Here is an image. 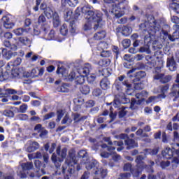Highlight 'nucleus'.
<instances>
[{
    "label": "nucleus",
    "instance_id": "f257e3e1",
    "mask_svg": "<svg viewBox=\"0 0 179 179\" xmlns=\"http://www.w3.org/2000/svg\"><path fill=\"white\" fill-rule=\"evenodd\" d=\"M93 7L92 6H84L81 8L78 7L73 13L72 10H69L66 11L64 13V19L66 22L69 23L70 26V33H75L76 30L75 29V23L76 20L79 19V16H80V10L83 15L85 16V19L88 20L87 23L85 24L84 28L85 30H90L92 27V24L90 23H97V27H101L100 25L103 22V13L100 10H93Z\"/></svg>",
    "mask_w": 179,
    "mask_h": 179
},
{
    "label": "nucleus",
    "instance_id": "f03ea898",
    "mask_svg": "<svg viewBox=\"0 0 179 179\" xmlns=\"http://www.w3.org/2000/svg\"><path fill=\"white\" fill-rule=\"evenodd\" d=\"M78 157L75 154L70 153L65 160L66 165L62 166V173L64 174V179H69L75 173V165L78 164Z\"/></svg>",
    "mask_w": 179,
    "mask_h": 179
},
{
    "label": "nucleus",
    "instance_id": "7ed1b4c3",
    "mask_svg": "<svg viewBox=\"0 0 179 179\" xmlns=\"http://www.w3.org/2000/svg\"><path fill=\"white\" fill-rule=\"evenodd\" d=\"M124 9H126L125 3L124 1H120L117 0V3L113 5L112 13H114L115 17L117 19H120V17H122L124 15Z\"/></svg>",
    "mask_w": 179,
    "mask_h": 179
},
{
    "label": "nucleus",
    "instance_id": "20e7f679",
    "mask_svg": "<svg viewBox=\"0 0 179 179\" xmlns=\"http://www.w3.org/2000/svg\"><path fill=\"white\" fill-rule=\"evenodd\" d=\"M148 22L149 24L150 33H152V36H155L157 31L160 30V24L157 22V20L155 19L153 15H150L148 17Z\"/></svg>",
    "mask_w": 179,
    "mask_h": 179
},
{
    "label": "nucleus",
    "instance_id": "39448f33",
    "mask_svg": "<svg viewBox=\"0 0 179 179\" xmlns=\"http://www.w3.org/2000/svg\"><path fill=\"white\" fill-rule=\"evenodd\" d=\"M21 167L22 170L18 169L17 174L20 178H27V174H26V171H29V170L33 169V162L22 163Z\"/></svg>",
    "mask_w": 179,
    "mask_h": 179
},
{
    "label": "nucleus",
    "instance_id": "423d86ee",
    "mask_svg": "<svg viewBox=\"0 0 179 179\" xmlns=\"http://www.w3.org/2000/svg\"><path fill=\"white\" fill-rule=\"evenodd\" d=\"M154 80H159L162 85H166L173 80V76L157 73L153 76Z\"/></svg>",
    "mask_w": 179,
    "mask_h": 179
},
{
    "label": "nucleus",
    "instance_id": "0eeeda50",
    "mask_svg": "<svg viewBox=\"0 0 179 179\" xmlns=\"http://www.w3.org/2000/svg\"><path fill=\"white\" fill-rule=\"evenodd\" d=\"M85 164V169L89 170H92L93 174L95 176H99L100 170L99 169V162L96 159H92L89 162H84Z\"/></svg>",
    "mask_w": 179,
    "mask_h": 179
},
{
    "label": "nucleus",
    "instance_id": "6e6552de",
    "mask_svg": "<svg viewBox=\"0 0 179 179\" xmlns=\"http://www.w3.org/2000/svg\"><path fill=\"white\" fill-rule=\"evenodd\" d=\"M139 38V35L138 34H133L131 36V40L134 41L133 47L129 49V52L130 54H136L138 52L137 47H139V44H141V40H138Z\"/></svg>",
    "mask_w": 179,
    "mask_h": 179
},
{
    "label": "nucleus",
    "instance_id": "1a4fd4ad",
    "mask_svg": "<svg viewBox=\"0 0 179 179\" xmlns=\"http://www.w3.org/2000/svg\"><path fill=\"white\" fill-rule=\"evenodd\" d=\"M1 21L3 22V24L5 29H13V27L15 26L13 17L10 15L3 16Z\"/></svg>",
    "mask_w": 179,
    "mask_h": 179
},
{
    "label": "nucleus",
    "instance_id": "9d476101",
    "mask_svg": "<svg viewBox=\"0 0 179 179\" xmlns=\"http://www.w3.org/2000/svg\"><path fill=\"white\" fill-rule=\"evenodd\" d=\"M38 24L42 27V29L44 30V33L50 31V25H48L47 18H45V15H44V14H41L38 17Z\"/></svg>",
    "mask_w": 179,
    "mask_h": 179
},
{
    "label": "nucleus",
    "instance_id": "9b49d317",
    "mask_svg": "<svg viewBox=\"0 0 179 179\" xmlns=\"http://www.w3.org/2000/svg\"><path fill=\"white\" fill-rule=\"evenodd\" d=\"M124 145L126 146L127 150H131L132 149H135L138 146V142H136L135 139L130 138L124 140Z\"/></svg>",
    "mask_w": 179,
    "mask_h": 179
},
{
    "label": "nucleus",
    "instance_id": "f8f14e48",
    "mask_svg": "<svg viewBox=\"0 0 179 179\" xmlns=\"http://www.w3.org/2000/svg\"><path fill=\"white\" fill-rule=\"evenodd\" d=\"M49 7L47 6L45 1L43 0H36V6L33 8L34 12H38V8L43 12L47 10Z\"/></svg>",
    "mask_w": 179,
    "mask_h": 179
},
{
    "label": "nucleus",
    "instance_id": "ddd939ff",
    "mask_svg": "<svg viewBox=\"0 0 179 179\" xmlns=\"http://www.w3.org/2000/svg\"><path fill=\"white\" fill-rule=\"evenodd\" d=\"M116 33H121L124 37H128L131 34V29L127 26L119 25L115 29Z\"/></svg>",
    "mask_w": 179,
    "mask_h": 179
},
{
    "label": "nucleus",
    "instance_id": "4468645a",
    "mask_svg": "<svg viewBox=\"0 0 179 179\" xmlns=\"http://www.w3.org/2000/svg\"><path fill=\"white\" fill-rule=\"evenodd\" d=\"M173 30L174 31L171 34L169 35V40L170 41L174 42L176 40L179 39V25L174 24L173 25Z\"/></svg>",
    "mask_w": 179,
    "mask_h": 179
},
{
    "label": "nucleus",
    "instance_id": "2eb2a0df",
    "mask_svg": "<svg viewBox=\"0 0 179 179\" xmlns=\"http://www.w3.org/2000/svg\"><path fill=\"white\" fill-rule=\"evenodd\" d=\"M44 75V67L38 69H33L30 73L27 76V78H38V76H43Z\"/></svg>",
    "mask_w": 179,
    "mask_h": 179
},
{
    "label": "nucleus",
    "instance_id": "dca6fc26",
    "mask_svg": "<svg viewBox=\"0 0 179 179\" xmlns=\"http://www.w3.org/2000/svg\"><path fill=\"white\" fill-rule=\"evenodd\" d=\"M166 66L169 68V70L171 72H174V71H177V63L174 59V57H168L166 60Z\"/></svg>",
    "mask_w": 179,
    "mask_h": 179
},
{
    "label": "nucleus",
    "instance_id": "f3484780",
    "mask_svg": "<svg viewBox=\"0 0 179 179\" xmlns=\"http://www.w3.org/2000/svg\"><path fill=\"white\" fill-rule=\"evenodd\" d=\"M90 69H92V65L86 63L83 68L78 69V73L80 75H83V76H87L90 73Z\"/></svg>",
    "mask_w": 179,
    "mask_h": 179
},
{
    "label": "nucleus",
    "instance_id": "a211bd4d",
    "mask_svg": "<svg viewBox=\"0 0 179 179\" xmlns=\"http://www.w3.org/2000/svg\"><path fill=\"white\" fill-rule=\"evenodd\" d=\"M145 157L143 155H138L135 159V162L136 163V167L143 170L145 167Z\"/></svg>",
    "mask_w": 179,
    "mask_h": 179
},
{
    "label": "nucleus",
    "instance_id": "6ab92c4d",
    "mask_svg": "<svg viewBox=\"0 0 179 179\" xmlns=\"http://www.w3.org/2000/svg\"><path fill=\"white\" fill-rule=\"evenodd\" d=\"M162 155L164 159L169 160L174 156V150H173V148H166L162 152Z\"/></svg>",
    "mask_w": 179,
    "mask_h": 179
},
{
    "label": "nucleus",
    "instance_id": "aec40b11",
    "mask_svg": "<svg viewBox=\"0 0 179 179\" xmlns=\"http://www.w3.org/2000/svg\"><path fill=\"white\" fill-rule=\"evenodd\" d=\"M18 43L26 47H30L31 45V40L27 36H20L18 38Z\"/></svg>",
    "mask_w": 179,
    "mask_h": 179
},
{
    "label": "nucleus",
    "instance_id": "412c9836",
    "mask_svg": "<svg viewBox=\"0 0 179 179\" xmlns=\"http://www.w3.org/2000/svg\"><path fill=\"white\" fill-rule=\"evenodd\" d=\"M110 80L108 78L104 77L100 81V87L103 90H108L110 89Z\"/></svg>",
    "mask_w": 179,
    "mask_h": 179
},
{
    "label": "nucleus",
    "instance_id": "4be33fe9",
    "mask_svg": "<svg viewBox=\"0 0 179 179\" xmlns=\"http://www.w3.org/2000/svg\"><path fill=\"white\" fill-rule=\"evenodd\" d=\"M169 8L179 15V0H172V2L169 4Z\"/></svg>",
    "mask_w": 179,
    "mask_h": 179
},
{
    "label": "nucleus",
    "instance_id": "5701e85b",
    "mask_svg": "<svg viewBox=\"0 0 179 179\" xmlns=\"http://www.w3.org/2000/svg\"><path fill=\"white\" fill-rule=\"evenodd\" d=\"M146 76V72L145 71H138L137 73H136L135 76H134V78L133 80V82H141V80H142V79H143V78H145Z\"/></svg>",
    "mask_w": 179,
    "mask_h": 179
},
{
    "label": "nucleus",
    "instance_id": "b1692460",
    "mask_svg": "<svg viewBox=\"0 0 179 179\" xmlns=\"http://www.w3.org/2000/svg\"><path fill=\"white\" fill-rule=\"evenodd\" d=\"M48 33V31H46L44 32V29H43V27H41V29L38 28V27H35L34 28V34L35 36H40V34H42L43 37H47V34Z\"/></svg>",
    "mask_w": 179,
    "mask_h": 179
},
{
    "label": "nucleus",
    "instance_id": "393cba45",
    "mask_svg": "<svg viewBox=\"0 0 179 179\" xmlns=\"http://www.w3.org/2000/svg\"><path fill=\"white\" fill-rule=\"evenodd\" d=\"M56 73L57 75H61L62 76H64V77L68 76V71L64 66H60L59 65H58L57 69L56 71Z\"/></svg>",
    "mask_w": 179,
    "mask_h": 179
},
{
    "label": "nucleus",
    "instance_id": "a878e982",
    "mask_svg": "<svg viewBox=\"0 0 179 179\" xmlns=\"http://www.w3.org/2000/svg\"><path fill=\"white\" fill-rule=\"evenodd\" d=\"M1 55L5 59L9 60L12 57H13V52L12 50H8L7 49L3 48L1 51Z\"/></svg>",
    "mask_w": 179,
    "mask_h": 179
},
{
    "label": "nucleus",
    "instance_id": "bb28decb",
    "mask_svg": "<svg viewBox=\"0 0 179 179\" xmlns=\"http://www.w3.org/2000/svg\"><path fill=\"white\" fill-rule=\"evenodd\" d=\"M55 13H58L52 10L50 7L46 8V10L43 11V14L45 17H47L48 19H52Z\"/></svg>",
    "mask_w": 179,
    "mask_h": 179
},
{
    "label": "nucleus",
    "instance_id": "cd10ccee",
    "mask_svg": "<svg viewBox=\"0 0 179 179\" xmlns=\"http://www.w3.org/2000/svg\"><path fill=\"white\" fill-rule=\"evenodd\" d=\"M57 148V143H52L51 144V147L50 148V143H47L45 145H44V148L45 152H48L49 153H53L54 150H55V148Z\"/></svg>",
    "mask_w": 179,
    "mask_h": 179
},
{
    "label": "nucleus",
    "instance_id": "c85d7f7f",
    "mask_svg": "<svg viewBox=\"0 0 179 179\" xmlns=\"http://www.w3.org/2000/svg\"><path fill=\"white\" fill-rule=\"evenodd\" d=\"M110 64H111V59H102L99 60L98 62V65L103 68H107V66H110Z\"/></svg>",
    "mask_w": 179,
    "mask_h": 179
},
{
    "label": "nucleus",
    "instance_id": "c756f323",
    "mask_svg": "<svg viewBox=\"0 0 179 179\" xmlns=\"http://www.w3.org/2000/svg\"><path fill=\"white\" fill-rule=\"evenodd\" d=\"M129 174L132 175L133 177H136V178H138V177H139V176H141V174H142V169L141 168H132V169L131 170Z\"/></svg>",
    "mask_w": 179,
    "mask_h": 179
},
{
    "label": "nucleus",
    "instance_id": "7c9ffc66",
    "mask_svg": "<svg viewBox=\"0 0 179 179\" xmlns=\"http://www.w3.org/2000/svg\"><path fill=\"white\" fill-rule=\"evenodd\" d=\"M106 33L105 31H101L99 32H96L94 35V38L95 40H103V38H106Z\"/></svg>",
    "mask_w": 179,
    "mask_h": 179
},
{
    "label": "nucleus",
    "instance_id": "2f4dec72",
    "mask_svg": "<svg viewBox=\"0 0 179 179\" xmlns=\"http://www.w3.org/2000/svg\"><path fill=\"white\" fill-rule=\"evenodd\" d=\"M57 90L61 93H68V92H69V88H68V85H66V83H63L62 85L57 87Z\"/></svg>",
    "mask_w": 179,
    "mask_h": 179
},
{
    "label": "nucleus",
    "instance_id": "473e14b6",
    "mask_svg": "<svg viewBox=\"0 0 179 179\" xmlns=\"http://www.w3.org/2000/svg\"><path fill=\"white\" fill-rule=\"evenodd\" d=\"M125 79V76H120L115 81V85L117 90H119L120 87H121V83L120 82H123Z\"/></svg>",
    "mask_w": 179,
    "mask_h": 179
},
{
    "label": "nucleus",
    "instance_id": "72a5a7b5",
    "mask_svg": "<svg viewBox=\"0 0 179 179\" xmlns=\"http://www.w3.org/2000/svg\"><path fill=\"white\" fill-rule=\"evenodd\" d=\"M52 19L54 27H58V26L61 24V21L59 20V15H58V13H55L54 17Z\"/></svg>",
    "mask_w": 179,
    "mask_h": 179
},
{
    "label": "nucleus",
    "instance_id": "f704fd0d",
    "mask_svg": "<svg viewBox=\"0 0 179 179\" xmlns=\"http://www.w3.org/2000/svg\"><path fill=\"white\" fill-rule=\"evenodd\" d=\"M111 73H113V69L110 68L103 69L101 70V75L104 76V78H108V76H110Z\"/></svg>",
    "mask_w": 179,
    "mask_h": 179
},
{
    "label": "nucleus",
    "instance_id": "c9c22d12",
    "mask_svg": "<svg viewBox=\"0 0 179 179\" xmlns=\"http://www.w3.org/2000/svg\"><path fill=\"white\" fill-rule=\"evenodd\" d=\"M85 78H86V76L81 74L77 76L75 78L76 85H83V83H85Z\"/></svg>",
    "mask_w": 179,
    "mask_h": 179
},
{
    "label": "nucleus",
    "instance_id": "e433bc0d",
    "mask_svg": "<svg viewBox=\"0 0 179 179\" xmlns=\"http://www.w3.org/2000/svg\"><path fill=\"white\" fill-rule=\"evenodd\" d=\"M148 164L146 165L144 169H145L148 171V173H155V170L153 169V166H155V162L153 161H149Z\"/></svg>",
    "mask_w": 179,
    "mask_h": 179
},
{
    "label": "nucleus",
    "instance_id": "4c0bfd02",
    "mask_svg": "<svg viewBox=\"0 0 179 179\" xmlns=\"http://www.w3.org/2000/svg\"><path fill=\"white\" fill-rule=\"evenodd\" d=\"M143 94H142V93L136 94V98L140 99L137 100L136 102L137 106H141V104H142L143 103V101H145V98H143Z\"/></svg>",
    "mask_w": 179,
    "mask_h": 179
},
{
    "label": "nucleus",
    "instance_id": "58836bf2",
    "mask_svg": "<svg viewBox=\"0 0 179 179\" xmlns=\"http://www.w3.org/2000/svg\"><path fill=\"white\" fill-rule=\"evenodd\" d=\"M40 148V144L37 143V141H34L32 143V145H31L28 148L29 152H35V150H37Z\"/></svg>",
    "mask_w": 179,
    "mask_h": 179
},
{
    "label": "nucleus",
    "instance_id": "ea45409f",
    "mask_svg": "<svg viewBox=\"0 0 179 179\" xmlns=\"http://www.w3.org/2000/svg\"><path fill=\"white\" fill-rule=\"evenodd\" d=\"M27 31V29L24 28H17L13 30V33L15 34V36H23V34Z\"/></svg>",
    "mask_w": 179,
    "mask_h": 179
},
{
    "label": "nucleus",
    "instance_id": "a19ab883",
    "mask_svg": "<svg viewBox=\"0 0 179 179\" xmlns=\"http://www.w3.org/2000/svg\"><path fill=\"white\" fill-rule=\"evenodd\" d=\"M133 84H134V88L135 89V90H142L145 87V85L141 81L133 82Z\"/></svg>",
    "mask_w": 179,
    "mask_h": 179
},
{
    "label": "nucleus",
    "instance_id": "79ce46f5",
    "mask_svg": "<svg viewBox=\"0 0 179 179\" xmlns=\"http://www.w3.org/2000/svg\"><path fill=\"white\" fill-rule=\"evenodd\" d=\"M80 92H81L83 94H89V93H90V87L88 85H82L80 87Z\"/></svg>",
    "mask_w": 179,
    "mask_h": 179
},
{
    "label": "nucleus",
    "instance_id": "37998d69",
    "mask_svg": "<svg viewBox=\"0 0 179 179\" xmlns=\"http://www.w3.org/2000/svg\"><path fill=\"white\" fill-rule=\"evenodd\" d=\"M3 115L8 117V118H13L15 117V113L9 109H6L3 112Z\"/></svg>",
    "mask_w": 179,
    "mask_h": 179
},
{
    "label": "nucleus",
    "instance_id": "c03bdc74",
    "mask_svg": "<svg viewBox=\"0 0 179 179\" xmlns=\"http://www.w3.org/2000/svg\"><path fill=\"white\" fill-rule=\"evenodd\" d=\"M60 33L62 36H67L69 33L68 24H63L60 28Z\"/></svg>",
    "mask_w": 179,
    "mask_h": 179
},
{
    "label": "nucleus",
    "instance_id": "a18cd8bd",
    "mask_svg": "<svg viewBox=\"0 0 179 179\" xmlns=\"http://www.w3.org/2000/svg\"><path fill=\"white\" fill-rule=\"evenodd\" d=\"M101 57H103V58H113V53L111 52V50H102Z\"/></svg>",
    "mask_w": 179,
    "mask_h": 179
},
{
    "label": "nucleus",
    "instance_id": "49530a36",
    "mask_svg": "<svg viewBox=\"0 0 179 179\" xmlns=\"http://www.w3.org/2000/svg\"><path fill=\"white\" fill-rule=\"evenodd\" d=\"M0 57H1V52H0ZM5 66V62L3 60H0V82H3V80H6V78H3V73L2 72V66Z\"/></svg>",
    "mask_w": 179,
    "mask_h": 179
},
{
    "label": "nucleus",
    "instance_id": "de8ad7c7",
    "mask_svg": "<svg viewBox=\"0 0 179 179\" xmlns=\"http://www.w3.org/2000/svg\"><path fill=\"white\" fill-rule=\"evenodd\" d=\"M138 51V52H145V54H150L152 52L149 45L141 46Z\"/></svg>",
    "mask_w": 179,
    "mask_h": 179
},
{
    "label": "nucleus",
    "instance_id": "09e8293b",
    "mask_svg": "<svg viewBox=\"0 0 179 179\" xmlns=\"http://www.w3.org/2000/svg\"><path fill=\"white\" fill-rule=\"evenodd\" d=\"M112 51L113 54H115V59H118V57H120L121 52L120 51V48L118 46L113 45L112 48Z\"/></svg>",
    "mask_w": 179,
    "mask_h": 179
},
{
    "label": "nucleus",
    "instance_id": "8fccbe9b",
    "mask_svg": "<svg viewBox=\"0 0 179 179\" xmlns=\"http://www.w3.org/2000/svg\"><path fill=\"white\" fill-rule=\"evenodd\" d=\"M78 159H87V152L85 150H80L78 153Z\"/></svg>",
    "mask_w": 179,
    "mask_h": 179
},
{
    "label": "nucleus",
    "instance_id": "3c124183",
    "mask_svg": "<svg viewBox=\"0 0 179 179\" xmlns=\"http://www.w3.org/2000/svg\"><path fill=\"white\" fill-rule=\"evenodd\" d=\"M131 110H138V106L136 105V99L135 98H131L130 103Z\"/></svg>",
    "mask_w": 179,
    "mask_h": 179
},
{
    "label": "nucleus",
    "instance_id": "603ef678",
    "mask_svg": "<svg viewBox=\"0 0 179 179\" xmlns=\"http://www.w3.org/2000/svg\"><path fill=\"white\" fill-rule=\"evenodd\" d=\"M99 48H101L102 51H104V50H107L108 48V43L106 41L100 42L98 45Z\"/></svg>",
    "mask_w": 179,
    "mask_h": 179
},
{
    "label": "nucleus",
    "instance_id": "864d4df0",
    "mask_svg": "<svg viewBox=\"0 0 179 179\" xmlns=\"http://www.w3.org/2000/svg\"><path fill=\"white\" fill-rule=\"evenodd\" d=\"M52 117H55V113L50 112V113L43 115V121H47V120H51V118H52Z\"/></svg>",
    "mask_w": 179,
    "mask_h": 179
},
{
    "label": "nucleus",
    "instance_id": "5fc2aeb1",
    "mask_svg": "<svg viewBox=\"0 0 179 179\" xmlns=\"http://www.w3.org/2000/svg\"><path fill=\"white\" fill-rule=\"evenodd\" d=\"M102 93L103 91H101V89L96 88L93 90L92 96H94L95 97H99V96H101Z\"/></svg>",
    "mask_w": 179,
    "mask_h": 179
},
{
    "label": "nucleus",
    "instance_id": "6e6d98bb",
    "mask_svg": "<svg viewBox=\"0 0 179 179\" xmlns=\"http://www.w3.org/2000/svg\"><path fill=\"white\" fill-rule=\"evenodd\" d=\"M173 141L176 142V146L179 148V134L178 131H173Z\"/></svg>",
    "mask_w": 179,
    "mask_h": 179
},
{
    "label": "nucleus",
    "instance_id": "4d7b16f0",
    "mask_svg": "<svg viewBox=\"0 0 179 179\" xmlns=\"http://www.w3.org/2000/svg\"><path fill=\"white\" fill-rule=\"evenodd\" d=\"M6 96H8V94H16L17 93V91L14 89L8 88L4 90Z\"/></svg>",
    "mask_w": 179,
    "mask_h": 179
},
{
    "label": "nucleus",
    "instance_id": "13d9d810",
    "mask_svg": "<svg viewBox=\"0 0 179 179\" xmlns=\"http://www.w3.org/2000/svg\"><path fill=\"white\" fill-rule=\"evenodd\" d=\"M132 164L131 163H126L124 164L123 171H130L132 170Z\"/></svg>",
    "mask_w": 179,
    "mask_h": 179
},
{
    "label": "nucleus",
    "instance_id": "bf43d9fd",
    "mask_svg": "<svg viewBox=\"0 0 179 179\" xmlns=\"http://www.w3.org/2000/svg\"><path fill=\"white\" fill-rule=\"evenodd\" d=\"M122 44L124 48L127 49L131 45V40L129 39H124L122 41Z\"/></svg>",
    "mask_w": 179,
    "mask_h": 179
},
{
    "label": "nucleus",
    "instance_id": "052dcab7",
    "mask_svg": "<svg viewBox=\"0 0 179 179\" xmlns=\"http://www.w3.org/2000/svg\"><path fill=\"white\" fill-rule=\"evenodd\" d=\"M79 3L78 0H68V5L71 8H75Z\"/></svg>",
    "mask_w": 179,
    "mask_h": 179
},
{
    "label": "nucleus",
    "instance_id": "680f3d73",
    "mask_svg": "<svg viewBox=\"0 0 179 179\" xmlns=\"http://www.w3.org/2000/svg\"><path fill=\"white\" fill-rule=\"evenodd\" d=\"M171 162L170 161H162L160 162V167H162L163 169H166V167L170 166Z\"/></svg>",
    "mask_w": 179,
    "mask_h": 179
},
{
    "label": "nucleus",
    "instance_id": "e2e57ef3",
    "mask_svg": "<svg viewBox=\"0 0 179 179\" xmlns=\"http://www.w3.org/2000/svg\"><path fill=\"white\" fill-rule=\"evenodd\" d=\"M48 40L51 41L55 38V31L54 29L50 30V33L48 34Z\"/></svg>",
    "mask_w": 179,
    "mask_h": 179
},
{
    "label": "nucleus",
    "instance_id": "0e129e2a",
    "mask_svg": "<svg viewBox=\"0 0 179 179\" xmlns=\"http://www.w3.org/2000/svg\"><path fill=\"white\" fill-rule=\"evenodd\" d=\"M99 174L101 175V178H106L107 177V169H103L99 168Z\"/></svg>",
    "mask_w": 179,
    "mask_h": 179
},
{
    "label": "nucleus",
    "instance_id": "69168bd1",
    "mask_svg": "<svg viewBox=\"0 0 179 179\" xmlns=\"http://www.w3.org/2000/svg\"><path fill=\"white\" fill-rule=\"evenodd\" d=\"M30 121H31V122H38V123H40L43 120H41V117H39V116H32L30 118Z\"/></svg>",
    "mask_w": 179,
    "mask_h": 179
},
{
    "label": "nucleus",
    "instance_id": "338daca9",
    "mask_svg": "<svg viewBox=\"0 0 179 179\" xmlns=\"http://www.w3.org/2000/svg\"><path fill=\"white\" fill-rule=\"evenodd\" d=\"M127 113H128L127 110H125V108H122L120 111H119V118H124L125 115H127Z\"/></svg>",
    "mask_w": 179,
    "mask_h": 179
},
{
    "label": "nucleus",
    "instance_id": "774afa93",
    "mask_svg": "<svg viewBox=\"0 0 179 179\" xmlns=\"http://www.w3.org/2000/svg\"><path fill=\"white\" fill-rule=\"evenodd\" d=\"M171 20L172 23L179 25V17L178 16H176V15L171 16Z\"/></svg>",
    "mask_w": 179,
    "mask_h": 179
}]
</instances>
